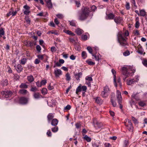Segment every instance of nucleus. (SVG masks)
I'll use <instances>...</instances> for the list:
<instances>
[{
  "mask_svg": "<svg viewBox=\"0 0 147 147\" xmlns=\"http://www.w3.org/2000/svg\"><path fill=\"white\" fill-rule=\"evenodd\" d=\"M87 49L90 53L92 55L93 54L92 49L91 47H88L87 48Z\"/></svg>",
  "mask_w": 147,
  "mask_h": 147,
  "instance_id": "40",
  "label": "nucleus"
},
{
  "mask_svg": "<svg viewBox=\"0 0 147 147\" xmlns=\"http://www.w3.org/2000/svg\"><path fill=\"white\" fill-rule=\"evenodd\" d=\"M19 87L21 88H28V86L26 84L22 83L20 86Z\"/></svg>",
  "mask_w": 147,
  "mask_h": 147,
  "instance_id": "30",
  "label": "nucleus"
},
{
  "mask_svg": "<svg viewBox=\"0 0 147 147\" xmlns=\"http://www.w3.org/2000/svg\"><path fill=\"white\" fill-rule=\"evenodd\" d=\"M65 76L66 77V80L67 81H69L70 80L71 77L69 74L68 73L66 74Z\"/></svg>",
  "mask_w": 147,
  "mask_h": 147,
  "instance_id": "35",
  "label": "nucleus"
},
{
  "mask_svg": "<svg viewBox=\"0 0 147 147\" xmlns=\"http://www.w3.org/2000/svg\"><path fill=\"white\" fill-rule=\"evenodd\" d=\"M75 3L76 6L77 7H79L81 5V4L80 1H75Z\"/></svg>",
  "mask_w": 147,
  "mask_h": 147,
  "instance_id": "43",
  "label": "nucleus"
},
{
  "mask_svg": "<svg viewBox=\"0 0 147 147\" xmlns=\"http://www.w3.org/2000/svg\"><path fill=\"white\" fill-rule=\"evenodd\" d=\"M20 94H25L28 93V92L25 89H21L19 90Z\"/></svg>",
  "mask_w": 147,
  "mask_h": 147,
  "instance_id": "28",
  "label": "nucleus"
},
{
  "mask_svg": "<svg viewBox=\"0 0 147 147\" xmlns=\"http://www.w3.org/2000/svg\"><path fill=\"white\" fill-rule=\"evenodd\" d=\"M125 7L127 10H129L130 9V7L129 3L128 2H126Z\"/></svg>",
  "mask_w": 147,
  "mask_h": 147,
  "instance_id": "51",
  "label": "nucleus"
},
{
  "mask_svg": "<svg viewBox=\"0 0 147 147\" xmlns=\"http://www.w3.org/2000/svg\"><path fill=\"white\" fill-rule=\"evenodd\" d=\"M47 6L48 8L50 9L53 7V4L51 0H45Z\"/></svg>",
  "mask_w": 147,
  "mask_h": 147,
  "instance_id": "15",
  "label": "nucleus"
},
{
  "mask_svg": "<svg viewBox=\"0 0 147 147\" xmlns=\"http://www.w3.org/2000/svg\"><path fill=\"white\" fill-rule=\"evenodd\" d=\"M105 147H111V145L109 143H106L105 144Z\"/></svg>",
  "mask_w": 147,
  "mask_h": 147,
  "instance_id": "64",
  "label": "nucleus"
},
{
  "mask_svg": "<svg viewBox=\"0 0 147 147\" xmlns=\"http://www.w3.org/2000/svg\"><path fill=\"white\" fill-rule=\"evenodd\" d=\"M51 130L54 133L57 132L58 130V128L57 126L55 127L51 128Z\"/></svg>",
  "mask_w": 147,
  "mask_h": 147,
  "instance_id": "36",
  "label": "nucleus"
},
{
  "mask_svg": "<svg viewBox=\"0 0 147 147\" xmlns=\"http://www.w3.org/2000/svg\"><path fill=\"white\" fill-rule=\"evenodd\" d=\"M88 36L86 34L83 35L82 36V39L84 40H86L87 39Z\"/></svg>",
  "mask_w": 147,
  "mask_h": 147,
  "instance_id": "42",
  "label": "nucleus"
},
{
  "mask_svg": "<svg viewBox=\"0 0 147 147\" xmlns=\"http://www.w3.org/2000/svg\"><path fill=\"white\" fill-rule=\"evenodd\" d=\"M64 31L65 33L69 35L72 36H74L75 35V34L74 33H72L69 30H64Z\"/></svg>",
  "mask_w": 147,
  "mask_h": 147,
  "instance_id": "24",
  "label": "nucleus"
},
{
  "mask_svg": "<svg viewBox=\"0 0 147 147\" xmlns=\"http://www.w3.org/2000/svg\"><path fill=\"white\" fill-rule=\"evenodd\" d=\"M138 105L140 106L143 107L146 105V104L145 101H141L138 103Z\"/></svg>",
  "mask_w": 147,
  "mask_h": 147,
  "instance_id": "29",
  "label": "nucleus"
},
{
  "mask_svg": "<svg viewBox=\"0 0 147 147\" xmlns=\"http://www.w3.org/2000/svg\"><path fill=\"white\" fill-rule=\"evenodd\" d=\"M25 20L27 24H29L30 23V20L29 18L28 17H26L25 18Z\"/></svg>",
  "mask_w": 147,
  "mask_h": 147,
  "instance_id": "58",
  "label": "nucleus"
},
{
  "mask_svg": "<svg viewBox=\"0 0 147 147\" xmlns=\"http://www.w3.org/2000/svg\"><path fill=\"white\" fill-rule=\"evenodd\" d=\"M115 17V15L113 13H110L108 14H106L105 18L106 20H110L114 19Z\"/></svg>",
  "mask_w": 147,
  "mask_h": 147,
  "instance_id": "12",
  "label": "nucleus"
},
{
  "mask_svg": "<svg viewBox=\"0 0 147 147\" xmlns=\"http://www.w3.org/2000/svg\"><path fill=\"white\" fill-rule=\"evenodd\" d=\"M61 66V65L60 63L59 62H56L55 63V65L54 66V67H55L56 66L57 67H60Z\"/></svg>",
  "mask_w": 147,
  "mask_h": 147,
  "instance_id": "56",
  "label": "nucleus"
},
{
  "mask_svg": "<svg viewBox=\"0 0 147 147\" xmlns=\"http://www.w3.org/2000/svg\"><path fill=\"white\" fill-rule=\"evenodd\" d=\"M37 90V88L36 87H32L31 91L33 92H35Z\"/></svg>",
  "mask_w": 147,
  "mask_h": 147,
  "instance_id": "60",
  "label": "nucleus"
},
{
  "mask_svg": "<svg viewBox=\"0 0 147 147\" xmlns=\"http://www.w3.org/2000/svg\"><path fill=\"white\" fill-rule=\"evenodd\" d=\"M47 134L49 137H51V136L52 133L50 129L48 130L47 133Z\"/></svg>",
  "mask_w": 147,
  "mask_h": 147,
  "instance_id": "53",
  "label": "nucleus"
},
{
  "mask_svg": "<svg viewBox=\"0 0 147 147\" xmlns=\"http://www.w3.org/2000/svg\"><path fill=\"white\" fill-rule=\"evenodd\" d=\"M130 54L129 51H127L123 53V55L125 56H127L129 55Z\"/></svg>",
  "mask_w": 147,
  "mask_h": 147,
  "instance_id": "44",
  "label": "nucleus"
},
{
  "mask_svg": "<svg viewBox=\"0 0 147 147\" xmlns=\"http://www.w3.org/2000/svg\"><path fill=\"white\" fill-rule=\"evenodd\" d=\"M27 59L25 58H23L21 59L20 63L22 65H24L26 63Z\"/></svg>",
  "mask_w": 147,
  "mask_h": 147,
  "instance_id": "34",
  "label": "nucleus"
},
{
  "mask_svg": "<svg viewBox=\"0 0 147 147\" xmlns=\"http://www.w3.org/2000/svg\"><path fill=\"white\" fill-rule=\"evenodd\" d=\"M58 122V120L57 119H54L52 120L51 124L53 126H56L57 125Z\"/></svg>",
  "mask_w": 147,
  "mask_h": 147,
  "instance_id": "18",
  "label": "nucleus"
},
{
  "mask_svg": "<svg viewBox=\"0 0 147 147\" xmlns=\"http://www.w3.org/2000/svg\"><path fill=\"white\" fill-rule=\"evenodd\" d=\"M56 16L58 18L60 19H62L63 17V15L61 14H57Z\"/></svg>",
  "mask_w": 147,
  "mask_h": 147,
  "instance_id": "52",
  "label": "nucleus"
},
{
  "mask_svg": "<svg viewBox=\"0 0 147 147\" xmlns=\"http://www.w3.org/2000/svg\"><path fill=\"white\" fill-rule=\"evenodd\" d=\"M95 101L96 103L98 104H101L102 102V100L99 97H97L95 98Z\"/></svg>",
  "mask_w": 147,
  "mask_h": 147,
  "instance_id": "25",
  "label": "nucleus"
},
{
  "mask_svg": "<svg viewBox=\"0 0 147 147\" xmlns=\"http://www.w3.org/2000/svg\"><path fill=\"white\" fill-rule=\"evenodd\" d=\"M15 69L18 73H20L22 71L23 69L22 66L20 64H18L17 65L14 66Z\"/></svg>",
  "mask_w": 147,
  "mask_h": 147,
  "instance_id": "10",
  "label": "nucleus"
},
{
  "mask_svg": "<svg viewBox=\"0 0 147 147\" xmlns=\"http://www.w3.org/2000/svg\"><path fill=\"white\" fill-rule=\"evenodd\" d=\"M13 11V8H11V11L7 14V16H10L11 15H12V11Z\"/></svg>",
  "mask_w": 147,
  "mask_h": 147,
  "instance_id": "55",
  "label": "nucleus"
},
{
  "mask_svg": "<svg viewBox=\"0 0 147 147\" xmlns=\"http://www.w3.org/2000/svg\"><path fill=\"white\" fill-rule=\"evenodd\" d=\"M75 32L78 35H81L84 32L82 30L79 28L76 29Z\"/></svg>",
  "mask_w": 147,
  "mask_h": 147,
  "instance_id": "22",
  "label": "nucleus"
},
{
  "mask_svg": "<svg viewBox=\"0 0 147 147\" xmlns=\"http://www.w3.org/2000/svg\"><path fill=\"white\" fill-rule=\"evenodd\" d=\"M86 81H92V79L91 77L89 76H87L85 78Z\"/></svg>",
  "mask_w": 147,
  "mask_h": 147,
  "instance_id": "41",
  "label": "nucleus"
},
{
  "mask_svg": "<svg viewBox=\"0 0 147 147\" xmlns=\"http://www.w3.org/2000/svg\"><path fill=\"white\" fill-rule=\"evenodd\" d=\"M8 84V81L7 80H3L2 81L1 84L3 86H7Z\"/></svg>",
  "mask_w": 147,
  "mask_h": 147,
  "instance_id": "32",
  "label": "nucleus"
},
{
  "mask_svg": "<svg viewBox=\"0 0 147 147\" xmlns=\"http://www.w3.org/2000/svg\"><path fill=\"white\" fill-rule=\"evenodd\" d=\"M93 123L94 124V127L96 129H100L102 126V124L100 123H99L94 120Z\"/></svg>",
  "mask_w": 147,
  "mask_h": 147,
  "instance_id": "7",
  "label": "nucleus"
},
{
  "mask_svg": "<svg viewBox=\"0 0 147 147\" xmlns=\"http://www.w3.org/2000/svg\"><path fill=\"white\" fill-rule=\"evenodd\" d=\"M82 91L81 85H79L76 89V94H78V93Z\"/></svg>",
  "mask_w": 147,
  "mask_h": 147,
  "instance_id": "31",
  "label": "nucleus"
},
{
  "mask_svg": "<svg viewBox=\"0 0 147 147\" xmlns=\"http://www.w3.org/2000/svg\"><path fill=\"white\" fill-rule=\"evenodd\" d=\"M114 20L115 22L117 24H119L121 23L123 21L122 18L119 16H117L115 17Z\"/></svg>",
  "mask_w": 147,
  "mask_h": 147,
  "instance_id": "11",
  "label": "nucleus"
},
{
  "mask_svg": "<svg viewBox=\"0 0 147 147\" xmlns=\"http://www.w3.org/2000/svg\"><path fill=\"white\" fill-rule=\"evenodd\" d=\"M109 90L107 86H106L104 88L103 91L101 93V95L103 97H106L108 96L109 94Z\"/></svg>",
  "mask_w": 147,
  "mask_h": 147,
  "instance_id": "5",
  "label": "nucleus"
},
{
  "mask_svg": "<svg viewBox=\"0 0 147 147\" xmlns=\"http://www.w3.org/2000/svg\"><path fill=\"white\" fill-rule=\"evenodd\" d=\"M122 74L125 76V77L123 78L124 81L127 77L132 76L136 71L135 68L132 66L124 67H122Z\"/></svg>",
  "mask_w": 147,
  "mask_h": 147,
  "instance_id": "1",
  "label": "nucleus"
},
{
  "mask_svg": "<svg viewBox=\"0 0 147 147\" xmlns=\"http://www.w3.org/2000/svg\"><path fill=\"white\" fill-rule=\"evenodd\" d=\"M96 9V7L95 5H93L91 7V10L94 11Z\"/></svg>",
  "mask_w": 147,
  "mask_h": 147,
  "instance_id": "63",
  "label": "nucleus"
},
{
  "mask_svg": "<svg viewBox=\"0 0 147 147\" xmlns=\"http://www.w3.org/2000/svg\"><path fill=\"white\" fill-rule=\"evenodd\" d=\"M47 81L45 80H42L41 82L42 86L45 85Z\"/></svg>",
  "mask_w": 147,
  "mask_h": 147,
  "instance_id": "61",
  "label": "nucleus"
},
{
  "mask_svg": "<svg viewBox=\"0 0 147 147\" xmlns=\"http://www.w3.org/2000/svg\"><path fill=\"white\" fill-rule=\"evenodd\" d=\"M28 98L22 97L20 98L19 102L22 104H26L28 103Z\"/></svg>",
  "mask_w": 147,
  "mask_h": 147,
  "instance_id": "6",
  "label": "nucleus"
},
{
  "mask_svg": "<svg viewBox=\"0 0 147 147\" xmlns=\"http://www.w3.org/2000/svg\"><path fill=\"white\" fill-rule=\"evenodd\" d=\"M71 108V106L70 105H67L64 108V110L67 111L70 110Z\"/></svg>",
  "mask_w": 147,
  "mask_h": 147,
  "instance_id": "49",
  "label": "nucleus"
},
{
  "mask_svg": "<svg viewBox=\"0 0 147 147\" xmlns=\"http://www.w3.org/2000/svg\"><path fill=\"white\" fill-rule=\"evenodd\" d=\"M117 97L119 104L121 103L122 98L121 92L118 90L117 91Z\"/></svg>",
  "mask_w": 147,
  "mask_h": 147,
  "instance_id": "8",
  "label": "nucleus"
},
{
  "mask_svg": "<svg viewBox=\"0 0 147 147\" xmlns=\"http://www.w3.org/2000/svg\"><path fill=\"white\" fill-rule=\"evenodd\" d=\"M51 50L52 52H54L56 51V49L55 47H52L51 48Z\"/></svg>",
  "mask_w": 147,
  "mask_h": 147,
  "instance_id": "62",
  "label": "nucleus"
},
{
  "mask_svg": "<svg viewBox=\"0 0 147 147\" xmlns=\"http://www.w3.org/2000/svg\"><path fill=\"white\" fill-rule=\"evenodd\" d=\"M36 48L38 51L40 52L41 49L39 45H37L36 47Z\"/></svg>",
  "mask_w": 147,
  "mask_h": 147,
  "instance_id": "54",
  "label": "nucleus"
},
{
  "mask_svg": "<svg viewBox=\"0 0 147 147\" xmlns=\"http://www.w3.org/2000/svg\"><path fill=\"white\" fill-rule=\"evenodd\" d=\"M140 76L138 75H137L134 78L135 79L134 80L135 82H137L139 80V78Z\"/></svg>",
  "mask_w": 147,
  "mask_h": 147,
  "instance_id": "48",
  "label": "nucleus"
},
{
  "mask_svg": "<svg viewBox=\"0 0 147 147\" xmlns=\"http://www.w3.org/2000/svg\"><path fill=\"white\" fill-rule=\"evenodd\" d=\"M142 63L145 66L147 67V60L144 59L142 61Z\"/></svg>",
  "mask_w": 147,
  "mask_h": 147,
  "instance_id": "47",
  "label": "nucleus"
},
{
  "mask_svg": "<svg viewBox=\"0 0 147 147\" xmlns=\"http://www.w3.org/2000/svg\"><path fill=\"white\" fill-rule=\"evenodd\" d=\"M134 79H131L129 78L128 80H127V84L129 85H130L134 84V83H135L134 80Z\"/></svg>",
  "mask_w": 147,
  "mask_h": 147,
  "instance_id": "17",
  "label": "nucleus"
},
{
  "mask_svg": "<svg viewBox=\"0 0 147 147\" xmlns=\"http://www.w3.org/2000/svg\"><path fill=\"white\" fill-rule=\"evenodd\" d=\"M111 72L113 75L114 83L115 87H117V85L116 82V72L114 69H112L111 70Z\"/></svg>",
  "mask_w": 147,
  "mask_h": 147,
  "instance_id": "14",
  "label": "nucleus"
},
{
  "mask_svg": "<svg viewBox=\"0 0 147 147\" xmlns=\"http://www.w3.org/2000/svg\"><path fill=\"white\" fill-rule=\"evenodd\" d=\"M2 94H3L4 97L6 98L9 97L12 95V92L9 91H3Z\"/></svg>",
  "mask_w": 147,
  "mask_h": 147,
  "instance_id": "9",
  "label": "nucleus"
},
{
  "mask_svg": "<svg viewBox=\"0 0 147 147\" xmlns=\"http://www.w3.org/2000/svg\"><path fill=\"white\" fill-rule=\"evenodd\" d=\"M82 91L84 92H85L86 91V90L87 89V88L86 86H82Z\"/></svg>",
  "mask_w": 147,
  "mask_h": 147,
  "instance_id": "50",
  "label": "nucleus"
},
{
  "mask_svg": "<svg viewBox=\"0 0 147 147\" xmlns=\"http://www.w3.org/2000/svg\"><path fill=\"white\" fill-rule=\"evenodd\" d=\"M146 15V13L144 9L140 10V15L142 16H144Z\"/></svg>",
  "mask_w": 147,
  "mask_h": 147,
  "instance_id": "26",
  "label": "nucleus"
},
{
  "mask_svg": "<svg viewBox=\"0 0 147 147\" xmlns=\"http://www.w3.org/2000/svg\"><path fill=\"white\" fill-rule=\"evenodd\" d=\"M123 34L121 32H119L117 35V38L120 45L124 46L126 44V42L125 38L123 36Z\"/></svg>",
  "mask_w": 147,
  "mask_h": 147,
  "instance_id": "3",
  "label": "nucleus"
},
{
  "mask_svg": "<svg viewBox=\"0 0 147 147\" xmlns=\"http://www.w3.org/2000/svg\"><path fill=\"white\" fill-rule=\"evenodd\" d=\"M82 73L80 72L78 74H75L74 77L75 78L78 80H80V78L82 77Z\"/></svg>",
  "mask_w": 147,
  "mask_h": 147,
  "instance_id": "21",
  "label": "nucleus"
},
{
  "mask_svg": "<svg viewBox=\"0 0 147 147\" xmlns=\"http://www.w3.org/2000/svg\"><path fill=\"white\" fill-rule=\"evenodd\" d=\"M86 62L89 65H94L95 64V63L91 61V60H87Z\"/></svg>",
  "mask_w": 147,
  "mask_h": 147,
  "instance_id": "33",
  "label": "nucleus"
},
{
  "mask_svg": "<svg viewBox=\"0 0 147 147\" xmlns=\"http://www.w3.org/2000/svg\"><path fill=\"white\" fill-rule=\"evenodd\" d=\"M34 98L36 99H38L41 98L42 96L39 93H34L33 95Z\"/></svg>",
  "mask_w": 147,
  "mask_h": 147,
  "instance_id": "19",
  "label": "nucleus"
},
{
  "mask_svg": "<svg viewBox=\"0 0 147 147\" xmlns=\"http://www.w3.org/2000/svg\"><path fill=\"white\" fill-rule=\"evenodd\" d=\"M27 80L30 82H32L34 81V79L33 76L32 75L27 76Z\"/></svg>",
  "mask_w": 147,
  "mask_h": 147,
  "instance_id": "23",
  "label": "nucleus"
},
{
  "mask_svg": "<svg viewBox=\"0 0 147 147\" xmlns=\"http://www.w3.org/2000/svg\"><path fill=\"white\" fill-rule=\"evenodd\" d=\"M50 33L54 34L56 35H58L59 34L58 32L56 31H49L47 33V34Z\"/></svg>",
  "mask_w": 147,
  "mask_h": 147,
  "instance_id": "38",
  "label": "nucleus"
},
{
  "mask_svg": "<svg viewBox=\"0 0 147 147\" xmlns=\"http://www.w3.org/2000/svg\"><path fill=\"white\" fill-rule=\"evenodd\" d=\"M82 56L84 59L86 58L87 56L86 52L85 51L82 52Z\"/></svg>",
  "mask_w": 147,
  "mask_h": 147,
  "instance_id": "39",
  "label": "nucleus"
},
{
  "mask_svg": "<svg viewBox=\"0 0 147 147\" xmlns=\"http://www.w3.org/2000/svg\"><path fill=\"white\" fill-rule=\"evenodd\" d=\"M111 102L113 106L114 107H116L117 105L116 102L115 101H113L112 99H111Z\"/></svg>",
  "mask_w": 147,
  "mask_h": 147,
  "instance_id": "59",
  "label": "nucleus"
},
{
  "mask_svg": "<svg viewBox=\"0 0 147 147\" xmlns=\"http://www.w3.org/2000/svg\"><path fill=\"white\" fill-rule=\"evenodd\" d=\"M92 56L94 57V59L96 61H99L101 59V55L99 54H98L97 55H95L93 54Z\"/></svg>",
  "mask_w": 147,
  "mask_h": 147,
  "instance_id": "16",
  "label": "nucleus"
},
{
  "mask_svg": "<svg viewBox=\"0 0 147 147\" xmlns=\"http://www.w3.org/2000/svg\"><path fill=\"white\" fill-rule=\"evenodd\" d=\"M42 93L44 94H45L47 93V90L45 88H44L42 89L41 90Z\"/></svg>",
  "mask_w": 147,
  "mask_h": 147,
  "instance_id": "45",
  "label": "nucleus"
},
{
  "mask_svg": "<svg viewBox=\"0 0 147 147\" xmlns=\"http://www.w3.org/2000/svg\"><path fill=\"white\" fill-rule=\"evenodd\" d=\"M91 81H86V84L89 87H91Z\"/></svg>",
  "mask_w": 147,
  "mask_h": 147,
  "instance_id": "57",
  "label": "nucleus"
},
{
  "mask_svg": "<svg viewBox=\"0 0 147 147\" xmlns=\"http://www.w3.org/2000/svg\"><path fill=\"white\" fill-rule=\"evenodd\" d=\"M84 139V140H86L87 142H90L91 140V138L88 136L87 135H83Z\"/></svg>",
  "mask_w": 147,
  "mask_h": 147,
  "instance_id": "27",
  "label": "nucleus"
},
{
  "mask_svg": "<svg viewBox=\"0 0 147 147\" xmlns=\"http://www.w3.org/2000/svg\"><path fill=\"white\" fill-rule=\"evenodd\" d=\"M5 32L3 29L2 28H1L0 29V38L2 37V36L4 35Z\"/></svg>",
  "mask_w": 147,
  "mask_h": 147,
  "instance_id": "37",
  "label": "nucleus"
},
{
  "mask_svg": "<svg viewBox=\"0 0 147 147\" xmlns=\"http://www.w3.org/2000/svg\"><path fill=\"white\" fill-rule=\"evenodd\" d=\"M54 73L56 77H59L62 74V71L61 69L57 68L55 69Z\"/></svg>",
  "mask_w": 147,
  "mask_h": 147,
  "instance_id": "13",
  "label": "nucleus"
},
{
  "mask_svg": "<svg viewBox=\"0 0 147 147\" xmlns=\"http://www.w3.org/2000/svg\"><path fill=\"white\" fill-rule=\"evenodd\" d=\"M89 10L87 7L82 8L81 12L79 13V19L81 20L86 19L89 15Z\"/></svg>",
  "mask_w": 147,
  "mask_h": 147,
  "instance_id": "2",
  "label": "nucleus"
},
{
  "mask_svg": "<svg viewBox=\"0 0 147 147\" xmlns=\"http://www.w3.org/2000/svg\"><path fill=\"white\" fill-rule=\"evenodd\" d=\"M131 118L132 120L135 124H136L138 123V122L137 119L133 117H132Z\"/></svg>",
  "mask_w": 147,
  "mask_h": 147,
  "instance_id": "46",
  "label": "nucleus"
},
{
  "mask_svg": "<svg viewBox=\"0 0 147 147\" xmlns=\"http://www.w3.org/2000/svg\"><path fill=\"white\" fill-rule=\"evenodd\" d=\"M54 117V115L52 113H49L48 115V121L49 123H50L51 121Z\"/></svg>",
  "mask_w": 147,
  "mask_h": 147,
  "instance_id": "20",
  "label": "nucleus"
},
{
  "mask_svg": "<svg viewBox=\"0 0 147 147\" xmlns=\"http://www.w3.org/2000/svg\"><path fill=\"white\" fill-rule=\"evenodd\" d=\"M125 125L128 130L132 131L133 130V126L131 120L128 119H126L124 121Z\"/></svg>",
  "mask_w": 147,
  "mask_h": 147,
  "instance_id": "4",
  "label": "nucleus"
}]
</instances>
